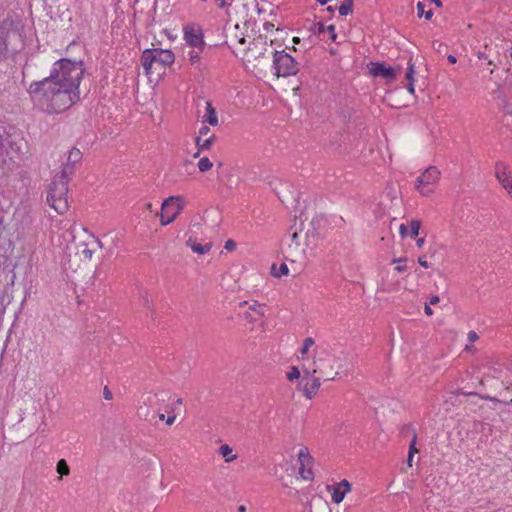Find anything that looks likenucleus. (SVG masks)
I'll return each mask as SVG.
<instances>
[{"mask_svg":"<svg viewBox=\"0 0 512 512\" xmlns=\"http://www.w3.org/2000/svg\"><path fill=\"white\" fill-rule=\"evenodd\" d=\"M411 430L413 432V437H412V440L409 444V451L408 453L409 454H415L418 452V449L416 447V443H417V433L415 432V430L412 428V426L410 424H407V425H404L403 428H402V432L405 433L407 431Z\"/></svg>","mask_w":512,"mask_h":512,"instance_id":"24","label":"nucleus"},{"mask_svg":"<svg viewBox=\"0 0 512 512\" xmlns=\"http://www.w3.org/2000/svg\"><path fill=\"white\" fill-rule=\"evenodd\" d=\"M314 343L315 342H314L313 338H311V337H307L306 339H304L303 346L301 348L302 356L308 353L310 347H312L314 345Z\"/></svg>","mask_w":512,"mask_h":512,"instance_id":"35","label":"nucleus"},{"mask_svg":"<svg viewBox=\"0 0 512 512\" xmlns=\"http://www.w3.org/2000/svg\"><path fill=\"white\" fill-rule=\"evenodd\" d=\"M507 170L508 167L505 163L497 162L495 164V177L512 199V178Z\"/></svg>","mask_w":512,"mask_h":512,"instance_id":"13","label":"nucleus"},{"mask_svg":"<svg viewBox=\"0 0 512 512\" xmlns=\"http://www.w3.org/2000/svg\"><path fill=\"white\" fill-rule=\"evenodd\" d=\"M332 357L327 350H323L318 356L314 355L312 368L304 369L306 377H312L314 374L319 373L322 376H326L325 380H333L331 376V370L333 365L331 364Z\"/></svg>","mask_w":512,"mask_h":512,"instance_id":"7","label":"nucleus"},{"mask_svg":"<svg viewBox=\"0 0 512 512\" xmlns=\"http://www.w3.org/2000/svg\"><path fill=\"white\" fill-rule=\"evenodd\" d=\"M405 262H407V258H406V257H402V258H394V259L392 260V263H393V264H395V263H397V264H398V265L395 267V270H396L397 272H403V271H405V270H406V268H407V267H406L405 265H402V264H401V263H405Z\"/></svg>","mask_w":512,"mask_h":512,"instance_id":"36","label":"nucleus"},{"mask_svg":"<svg viewBox=\"0 0 512 512\" xmlns=\"http://www.w3.org/2000/svg\"><path fill=\"white\" fill-rule=\"evenodd\" d=\"M418 263L420 266H422L423 268H428L429 267V263L427 262L426 260V256L423 255V256H420L418 258Z\"/></svg>","mask_w":512,"mask_h":512,"instance_id":"48","label":"nucleus"},{"mask_svg":"<svg viewBox=\"0 0 512 512\" xmlns=\"http://www.w3.org/2000/svg\"><path fill=\"white\" fill-rule=\"evenodd\" d=\"M213 166V163L210 161L208 157H203L198 162V169L200 172H206L210 170Z\"/></svg>","mask_w":512,"mask_h":512,"instance_id":"32","label":"nucleus"},{"mask_svg":"<svg viewBox=\"0 0 512 512\" xmlns=\"http://www.w3.org/2000/svg\"><path fill=\"white\" fill-rule=\"evenodd\" d=\"M300 377V371L298 369V367L296 366H292L290 371L287 373V379L289 381H293V380H296Z\"/></svg>","mask_w":512,"mask_h":512,"instance_id":"39","label":"nucleus"},{"mask_svg":"<svg viewBox=\"0 0 512 512\" xmlns=\"http://www.w3.org/2000/svg\"><path fill=\"white\" fill-rule=\"evenodd\" d=\"M175 55L170 49L151 48L146 49L141 55V64L147 75L153 73V69L160 74V70L174 63Z\"/></svg>","mask_w":512,"mask_h":512,"instance_id":"3","label":"nucleus"},{"mask_svg":"<svg viewBox=\"0 0 512 512\" xmlns=\"http://www.w3.org/2000/svg\"><path fill=\"white\" fill-rule=\"evenodd\" d=\"M74 166V164L66 162V164L63 165L60 175L55 176L54 178L64 180L66 183H69V176L74 173Z\"/></svg>","mask_w":512,"mask_h":512,"instance_id":"23","label":"nucleus"},{"mask_svg":"<svg viewBox=\"0 0 512 512\" xmlns=\"http://www.w3.org/2000/svg\"><path fill=\"white\" fill-rule=\"evenodd\" d=\"M196 243H197L196 239L192 238V237H189V239L186 241L187 246H189L190 248H191V245H195Z\"/></svg>","mask_w":512,"mask_h":512,"instance_id":"61","label":"nucleus"},{"mask_svg":"<svg viewBox=\"0 0 512 512\" xmlns=\"http://www.w3.org/2000/svg\"><path fill=\"white\" fill-rule=\"evenodd\" d=\"M103 395H104V398L106 400H111L112 399V392L108 389L107 386L103 390Z\"/></svg>","mask_w":512,"mask_h":512,"instance_id":"52","label":"nucleus"},{"mask_svg":"<svg viewBox=\"0 0 512 512\" xmlns=\"http://www.w3.org/2000/svg\"><path fill=\"white\" fill-rule=\"evenodd\" d=\"M299 474L301 475V477L304 479V480H312L313 479V472L311 470V468L305 470L304 471H300L299 470Z\"/></svg>","mask_w":512,"mask_h":512,"instance_id":"42","label":"nucleus"},{"mask_svg":"<svg viewBox=\"0 0 512 512\" xmlns=\"http://www.w3.org/2000/svg\"><path fill=\"white\" fill-rule=\"evenodd\" d=\"M273 65L278 77L295 75L299 70V64L285 51H275L273 53Z\"/></svg>","mask_w":512,"mask_h":512,"instance_id":"5","label":"nucleus"},{"mask_svg":"<svg viewBox=\"0 0 512 512\" xmlns=\"http://www.w3.org/2000/svg\"><path fill=\"white\" fill-rule=\"evenodd\" d=\"M98 139V134L96 130H88L84 133L83 136L78 140V144L81 146H93Z\"/></svg>","mask_w":512,"mask_h":512,"instance_id":"19","label":"nucleus"},{"mask_svg":"<svg viewBox=\"0 0 512 512\" xmlns=\"http://www.w3.org/2000/svg\"><path fill=\"white\" fill-rule=\"evenodd\" d=\"M68 183L54 178L47 192V203L58 213L63 214L68 209Z\"/></svg>","mask_w":512,"mask_h":512,"instance_id":"4","label":"nucleus"},{"mask_svg":"<svg viewBox=\"0 0 512 512\" xmlns=\"http://www.w3.org/2000/svg\"><path fill=\"white\" fill-rule=\"evenodd\" d=\"M322 222H323V218L322 217H314L311 220V222H310V225L312 227V231L307 230L306 236L308 238L309 237H312V238L318 237L319 236L318 229H320Z\"/></svg>","mask_w":512,"mask_h":512,"instance_id":"22","label":"nucleus"},{"mask_svg":"<svg viewBox=\"0 0 512 512\" xmlns=\"http://www.w3.org/2000/svg\"><path fill=\"white\" fill-rule=\"evenodd\" d=\"M13 22L5 20L0 24V59L6 58L11 39L20 37L15 29L12 28Z\"/></svg>","mask_w":512,"mask_h":512,"instance_id":"9","label":"nucleus"},{"mask_svg":"<svg viewBox=\"0 0 512 512\" xmlns=\"http://www.w3.org/2000/svg\"><path fill=\"white\" fill-rule=\"evenodd\" d=\"M407 89H408V91H409L411 94H414V92H415V89H414V83H408V85H407Z\"/></svg>","mask_w":512,"mask_h":512,"instance_id":"64","label":"nucleus"},{"mask_svg":"<svg viewBox=\"0 0 512 512\" xmlns=\"http://www.w3.org/2000/svg\"><path fill=\"white\" fill-rule=\"evenodd\" d=\"M212 248V244L211 243H207V244H199V243H196L195 245H191V250L194 252V253H197L199 255H203L207 252H209Z\"/></svg>","mask_w":512,"mask_h":512,"instance_id":"29","label":"nucleus"},{"mask_svg":"<svg viewBox=\"0 0 512 512\" xmlns=\"http://www.w3.org/2000/svg\"><path fill=\"white\" fill-rule=\"evenodd\" d=\"M184 40L191 48L204 50L205 42L201 29H195L193 26L184 27Z\"/></svg>","mask_w":512,"mask_h":512,"instance_id":"11","label":"nucleus"},{"mask_svg":"<svg viewBox=\"0 0 512 512\" xmlns=\"http://www.w3.org/2000/svg\"><path fill=\"white\" fill-rule=\"evenodd\" d=\"M271 273L274 277H281V276H284V275H288L289 273V269H288V266L285 264V263H282L279 267L278 270H276V265L273 264L272 267H271Z\"/></svg>","mask_w":512,"mask_h":512,"instance_id":"30","label":"nucleus"},{"mask_svg":"<svg viewBox=\"0 0 512 512\" xmlns=\"http://www.w3.org/2000/svg\"><path fill=\"white\" fill-rule=\"evenodd\" d=\"M185 205V201L181 196H170L162 203V212L159 214L162 226L172 223L181 213Z\"/></svg>","mask_w":512,"mask_h":512,"instance_id":"6","label":"nucleus"},{"mask_svg":"<svg viewBox=\"0 0 512 512\" xmlns=\"http://www.w3.org/2000/svg\"><path fill=\"white\" fill-rule=\"evenodd\" d=\"M327 489L330 490V489H333V493H332V501L335 503V504H339L343 501L345 495L348 493L346 492L344 489L340 488L339 486L337 485H334V486H327Z\"/></svg>","mask_w":512,"mask_h":512,"instance_id":"21","label":"nucleus"},{"mask_svg":"<svg viewBox=\"0 0 512 512\" xmlns=\"http://www.w3.org/2000/svg\"><path fill=\"white\" fill-rule=\"evenodd\" d=\"M56 471L60 476H68L70 474V467L65 459H60L56 464Z\"/></svg>","mask_w":512,"mask_h":512,"instance_id":"27","label":"nucleus"},{"mask_svg":"<svg viewBox=\"0 0 512 512\" xmlns=\"http://www.w3.org/2000/svg\"><path fill=\"white\" fill-rule=\"evenodd\" d=\"M447 60H448L451 64H455V63L457 62V58H456L454 55H452V54H449V55L447 56Z\"/></svg>","mask_w":512,"mask_h":512,"instance_id":"60","label":"nucleus"},{"mask_svg":"<svg viewBox=\"0 0 512 512\" xmlns=\"http://www.w3.org/2000/svg\"><path fill=\"white\" fill-rule=\"evenodd\" d=\"M369 71L370 74H372L374 77H381L388 82H391L396 79L397 75L401 71V68L399 66L395 68L388 66L385 63L375 62L370 64Z\"/></svg>","mask_w":512,"mask_h":512,"instance_id":"10","label":"nucleus"},{"mask_svg":"<svg viewBox=\"0 0 512 512\" xmlns=\"http://www.w3.org/2000/svg\"><path fill=\"white\" fill-rule=\"evenodd\" d=\"M421 228V222L419 220H412L410 222V237L415 238L419 234Z\"/></svg>","mask_w":512,"mask_h":512,"instance_id":"34","label":"nucleus"},{"mask_svg":"<svg viewBox=\"0 0 512 512\" xmlns=\"http://www.w3.org/2000/svg\"><path fill=\"white\" fill-rule=\"evenodd\" d=\"M439 301H440L439 296H438V295H433V296L430 298V302H429V304H430V305H435V304H437Z\"/></svg>","mask_w":512,"mask_h":512,"instance_id":"56","label":"nucleus"},{"mask_svg":"<svg viewBox=\"0 0 512 512\" xmlns=\"http://www.w3.org/2000/svg\"><path fill=\"white\" fill-rule=\"evenodd\" d=\"M81 159L82 152L78 148L73 147L68 154L67 162L75 165L76 163H79Z\"/></svg>","mask_w":512,"mask_h":512,"instance_id":"26","label":"nucleus"},{"mask_svg":"<svg viewBox=\"0 0 512 512\" xmlns=\"http://www.w3.org/2000/svg\"><path fill=\"white\" fill-rule=\"evenodd\" d=\"M505 380H506V390L511 389L512 388V374H511V377L505 376Z\"/></svg>","mask_w":512,"mask_h":512,"instance_id":"55","label":"nucleus"},{"mask_svg":"<svg viewBox=\"0 0 512 512\" xmlns=\"http://www.w3.org/2000/svg\"><path fill=\"white\" fill-rule=\"evenodd\" d=\"M424 312L426 315L431 316L433 314V310L430 307V304H426L424 308Z\"/></svg>","mask_w":512,"mask_h":512,"instance_id":"57","label":"nucleus"},{"mask_svg":"<svg viewBox=\"0 0 512 512\" xmlns=\"http://www.w3.org/2000/svg\"><path fill=\"white\" fill-rule=\"evenodd\" d=\"M243 317H244L247 321H249V322H251V323L256 321V319L252 316V314H251L250 312H245V313L243 314Z\"/></svg>","mask_w":512,"mask_h":512,"instance_id":"54","label":"nucleus"},{"mask_svg":"<svg viewBox=\"0 0 512 512\" xmlns=\"http://www.w3.org/2000/svg\"><path fill=\"white\" fill-rule=\"evenodd\" d=\"M308 378L309 377H306L305 375L303 379L299 382V387L303 391L307 399H312L316 395L320 387V379L318 377H313L310 381L306 380V382L304 383V380Z\"/></svg>","mask_w":512,"mask_h":512,"instance_id":"14","label":"nucleus"},{"mask_svg":"<svg viewBox=\"0 0 512 512\" xmlns=\"http://www.w3.org/2000/svg\"><path fill=\"white\" fill-rule=\"evenodd\" d=\"M211 130H200V134L195 137V144L197 151L193 154L194 158L199 157L203 151L210 150L217 137L214 133H210Z\"/></svg>","mask_w":512,"mask_h":512,"instance_id":"12","label":"nucleus"},{"mask_svg":"<svg viewBox=\"0 0 512 512\" xmlns=\"http://www.w3.org/2000/svg\"><path fill=\"white\" fill-rule=\"evenodd\" d=\"M483 398L487 399V400H490L492 402H503L506 405H512V398L509 399V400H500V399H498L496 397H490V396H484Z\"/></svg>","mask_w":512,"mask_h":512,"instance_id":"45","label":"nucleus"},{"mask_svg":"<svg viewBox=\"0 0 512 512\" xmlns=\"http://www.w3.org/2000/svg\"><path fill=\"white\" fill-rule=\"evenodd\" d=\"M425 243V238L421 237L416 240V245L418 248H421Z\"/></svg>","mask_w":512,"mask_h":512,"instance_id":"59","label":"nucleus"},{"mask_svg":"<svg viewBox=\"0 0 512 512\" xmlns=\"http://www.w3.org/2000/svg\"><path fill=\"white\" fill-rule=\"evenodd\" d=\"M29 93L36 107L47 113H61L80 100V93L45 77L30 84Z\"/></svg>","mask_w":512,"mask_h":512,"instance_id":"1","label":"nucleus"},{"mask_svg":"<svg viewBox=\"0 0 512 512\" xmlns=\"http://www.w3.org/2000/svg\"><path fill=\"white\" fill-rule=\"evenodd\" d=\"M202 52H203V50H198V49L192 48V50H190L188 52V60H189V62L192 65H195V64L199 63L200 58H201L200 55H201Z\"/></svg>","mask_w":512,"mask_h":512,"instance_id":"31","label":"nucleus"},{"mask_svg":"<svg viewBox=\"0 0 512 512\" xmlns=\"http://www.w3.org/2000/svg\"><path fill=\"white\" fill-rule=\"evenodd\" d=\"M413 457H414V454H409L408 453V457H407V464L409 467L412 466V462H413Z\"/></svg>","mask_w":512,"mask_h":512,"instance_id":"62","label":"nucleus"},{"mask_svg":"<svg viewBox=\"0 0 512 512\" xmlns=\"http://www.w3.org/2000/svg\"><path fill=\"white\" fill-rule=\"evenodd\" d=\"M314 26V33L321 34L325 31V27L321 22L316 23Z\"/></svg>","mask_w":512,"mask_h":512,"instance_id":"47","label":"nucleus"},{"mask_svg":"<svg viewBox=\"0 0 512 512\" xmlns=\"http://www.w3.org/2000/svg\"><path fill=\"white\" fill-rule=\"evenodd\" d=\"M339 14L341 16H346L353 11V0H344L339 7Z\"/></svg>","mask_w":512,"mask_h":512,"instance_id":"28","label":"nucleus"},{"mask_svg":"<svg viewBox=\"0 0 512 512\" xmlns=\"http://www.w3.org/2000/svg\"><path fill=\"white\" fill-rule=\"evenodd\" d=\"M84 72L85 67L82 61H71L62 58L53 64L48 78L80 93L79 86Z\"/></svg>","mask_w":512,"mask_h":512,"instance_id":"2","label":"nucleus"},{"mask_svg":"<svg viewBox=\"0 0 512 512\" xmlns=\"http://www.w3.org/2000/svg\"><path fill=\"white\" fill-rule=\"evenodd\" d=\"M94 252H95V249L88 248V245L85 244V248L83 249L82 254L84 255V257L86 259L90 260L92 258V256H93Z\"/></svg>","mask_w":512,"mask_h":512,"instance_id":"43","label":"nucleus"},{"mask_svg":"<svg viewBox=\"0 0 512 512\" xmlns=\"http://www.w3.org/2000/svg\"><path fill=\"white\" fill-rule=\"evenodd\" d=\"M477 57H478L479 59H483V60H487V59H488L487 55H486L485 53L481 52V51H479V52L477 53Z\"/></svg>","mask_w":512,"mask_h":512,"instance_id":"63","label":"nucleus"},{"mask_svg":"<svg viewBox=\"0 0 512 512\" xmlns=\"http://www.w3.org/2000/svg\"><path fill=\"white\" fill-rule=\"evenodd\" d=\"M8 149L18 150L19 147H16L14 135L10 134L8 130H2V132L0 131V154L4 151L7 152Z\"/></svg>","mask_w":512,"mask_h":512,"instance_id":"16","label":"nucleus"},{"mask_svg":"<svg viewBox=\"0 0 512 512\" xmlns=\"http://www.w3.org/2000/svg\"><path fill=\"white\" fill-rule=\"evenodd\" d=\"M143 302H144V306L151 311V313L154 312V309H153V301L148 297L147 294H145L143 296Z\"/></svg>","mask_w":512,"mask_h":512,"instance_id":"41","label":"nucleus"},{"mask_svg":"<svg viewBox=\"0 0 512 512\" xmlns=\"http://www.w3.org/2000/svg\"><path fill=\"white\" fill-rule=\"evenodd\" d=\"M340 488L344 489L346 492H349L351 490V484L346 480H341L338 484H336Z\"/></svg>","mask_w":512,"mask_h":512,"instance_id":"44","label":"nucleus"},{"mask_svg":"<svg viewBox=\"0 0 512 512\" xmlns=\"http://www.w3.org/2000/svg\"><path fill=\"white\" fill-rule=\"evenodd\" d=\"M399 232L402 238L406 237L408 235V230L405 224H401L399 226Z\"/></svg>","mask_w":512,"mask_h":512,"instance_id":"51","label":"nucleus"},{"mask_svg":"<svg viewBox=\"0 0 512 512\" xmlns=\"http://www.w3.org/2000/svg\"><path fill=\"white\" fill-rule=\"evenodd\" d=\"M250 310L254 311L257 315L263 316L264 315V308L262 304H259L257 302H254L250 307Z\"/></svg>","mask_w":512,"mask_h":512,"instance_id":"40","label":"nucleus"},{"mask_svg":"<svg viewBox=\"0 0 512 512\" xmlns=\"http://www.w3.org/2000/svg\"><path fill=\"white\" fill-rule=\"evenodd\" d=\"M298 460L300 462V471L302 472L304 471V467H306V465H309L312 461V457L307 447H303L300 449L298 453Z\"/></svg>","mask_w":512,"mask_h":512,"instance_id":"20","label":"nucleus"},{"mask_svg":"<svg viewBox=\"0 0 512 512\" xmlns=\"http://www.w3.org/2000/svg\"><path fill=\"white\" fill-rule=\"evenodd\" d=\"M414 73H415L414 64L411 62V60H409L408 68H407V72H406V79H407L408 83H414Z\"/></svg>","mask_w":512,"mask_h":512,"instance_id":"38","label":"nucleus"},{"mask_svg":"<svg viewBox=\"0 0 512 512\" xmlns=\"http://www.w3.org/2000/svg\"><path fill=\"white\" fill-rule=\"evenodd\" d=\"M432 48L437 52V53H444L446 50H447V45L443 42H440L438 40H434L432 42Z\"/></svg>","mask_w":512,"mask_h":512,"instance_id":"37","label":"nucleus"},{"mask_svg":"<svg viewBox=\"0 0 512 512\" xmlns=\"http://www.w3.org/2000/svg\"><path fill=\"white\" fill-rule=\"evenodd\" d=\"M175 418L176 416L175 415H172V416H168L165 420H166V424L168 425H172L175 421Z\"/></svg>","mask_w":512,"mask_h":512,"instance_id":"58","label":"nucleus"},{"mask_svg":"<svg viewBox=\"0 0 512 512\" xmlns=\"http://www.w3.org/2000/svg\"><path fill=\"white\" fill-rule=\"evenodd\" d=\"M440 179V171L436 166L428 167L415 181V189L423 196L434 192V186Z\"/></svg>","mask_w":512,"mask_h":512,"instance_id":"8","label":"nucleus"},{"mask_svg":"<svg viewBox=\"0 0 512 512\" xmlns=\"http://www.w3.org/2000/svg\"><path fill=\"white\" fill-rule=\"evenodd\" d=\"M477 339H478V335H477V333H476L475 331H470V332L468 333V340H469L470 342H474V341H476Z\"/></svg>","mask_w":512,"mask_h":512,"instance_id":"53","label":"nucleus"},{"mask_svg":"<svg viewBox=\"0 0 512 512\" xmlns=\"http://www.w3.org/2000/svg\"><path fill=\"white\" fill-rule=\"evenodd\" d=\"M202 118L204 123H208L211 126L218 125L216 111L212 106L211 102H206V113L202 116Z\"/></svg>","mask_w":512,"mask_h":512,"instance_id":"18","label":"nucleus"},{"mask_svg":"<svg viewBox=\"0 0 512 512\" xmlns=\"http://www.w3.org/2000/svg\"><path fill=\"white\" fill-rule=\"evenodd\" d=\"M327 31L329 32L330 34V38L334 41L337 37L336 33H335V26L334 25H330L327 27Z\"/></svg>","mask_w":512,"mask_h":512,"instance_id":"49","label":"nucleus"},{"mask_svg":"<svg viewBox=\"0 0 512 512\" xmlns=\"http://www.w3.org/2000/svg\"><path fill=\"white\" fill-rule=\"evenodd\" d=\"M345 428H346V425H345V423H343V422H342V423L338 424V425L335 427V432H336L337 434H339V435H340V434H342L343 432H345Z\"/></svg>","mask_w":512,"mask_h":512,"instance_id":"50","label":"nucleus"},{"mask_svg":"<svg viewBox=\"0 0 512 512\" xmlns=\"http://www.w3.org/2000/svg\"><path fill=\"white\" fill-rule=\"evenodd\" d=\"M424 7L425 6L422 2L417 3V16L418 17L424 16L426 20H429L433 16V11L429 10V11L425 12Z\"/></svg>","mask_w":512,"mask_h":512,"instance_id":"33","label":"nucleus"},{"mask_svg":"<svg viewBox=\"0 0 512 512\" xmlns=\"http://www.w3.org/2000/svg\"><path fill=\"white\" fill-rule=\"evenodd\" d=\"M265 45L266 41L262 37H259L252 43V46L247 49V56L254 57L256 59L258 56L264 55L265 51H267Z\"/></svg>","mask_w":512,"mask_h":512,"instance_id":"17","label":"nucleus"},{"mask_svg":"<svg viewBox=\"0 0 512 512\" xmlns=\"http://www.w3.org/2000/svg\"><path fill=\"white\" fill-rule=\"evenodd\" d=\"M219 453L225 458V462L227 463L236 459V455H232V448L227 444L220 446Z\"/></svg>","mask_w":512,"mask_h":512,"instance_id":"25","label":"nucleus"},{"mask_svg":"<svg viewBox=\"0 0 512 512\" xmlns=\"http://www.w3.org/2000/svg\"><path fill=\"white\" fill-rule=\"evenodd\" d=\"M224 248L228 251H234L236 249V242L229 239L225 242Z\"/></svg>","mask_w":512,"mask_h":512,"instance_id":"46","label":"nucleus"},{"mask_svg":"<svg viewBox=\"0 0 512 512\" xmlns=\"http://www.w3.org/2000/svg\"><path fill=\"white\" fill-rule=\"evenodd\" d=\"M512 375V363L510 364H496L490 368L489 376L501 379L502 383L506 385V377H511Z\"/></svg>","mask_w":512,"mask_h":512,"instance_id":"15","label":"nucleus"}]
</instances>
